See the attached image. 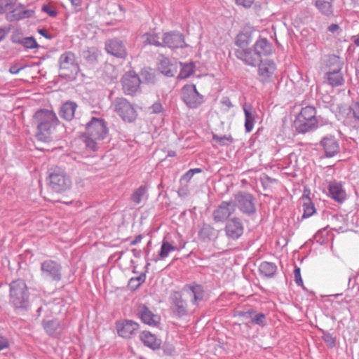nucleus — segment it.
<instances>
[{"mask_svg": "<svg viewBox=\"0 0 359 359\" xmlns=\"http://www.w3.org/2000/svg\"><path fill=\"white\" fill-rule=\"evenodd\" d=\"M32 121L36 126L35 137L43 142L53 140V133L60 123L53 111L45 109L37 110L33 115Z\"/></svg>", "mask_w": 359, "mask_h": 359, "instance_id": "1", "label": "nucleus"}, {"mask_svg": "<svg viewBox=\"0 0 359 359\" xmlns=\"http://www.w3.org/2000/svg\"><path fill=\"white\" fill-rule=\"evenodd\" d=\"M86 128V145L89 149L96 151L99 142L105 139L108 135L107 124L103 119L93 118Z\"/></svg>", "mask_w": 359, "mask_h": 359, "instance_id": "2", "label": "nucleus"}, {"mask_svg": "<svg viewBox=\"0 0 359 359\" xmlns=\"http://www.w3.org/2000/svg\"><path fill=\"white\" fill-rule=\"evenodd\" d=\"M9 302L16 309H26L29 306V293L26 282L18 278L9 285Z\"/></svg>", "mask_w": 359, "mask_h": 359, "instance_id": "3", "label": "nucleus"}, {"mask_svg": "<svg viewBox=\"0 0 359 359\" xmlns=\"http://www.w3.org/2000/svg\"><path fill=\"white\" fill-rule=\"evenodd\" d=\"M316 108L306 106L296 116L294 126L298 133H305L318 126Z\"/></svg>", "mask_w": 359, "mask_h": 359, "instance_id": "4", "label": "nucleus"}, {"mask_svg": "<svg viewBox=\"0 0 359 359\" xmlns=\"http://www.w3.org/2000/svg\"><path fill=\"white\" fill-rule=\"evenodd\" d=\"M60 76L66 79L74 78L79 72L76 55L72 51L63 53L58 60Z\"/></svg>", "mask_w": 359, "mask_h": 359, "instance_id": "5", "label": "nucleus"}, {"mask_svg": "<svg viewBox=\"0 0 359 359\" xmlns=\"http://www.w3.org/2000/svg\"><path fill=\"white\" fill-rule=\"evenodd\" d=\"M48 184L53 191L62 193L71 188L72 181L63 169L57 167L51 170Z\"/></svg>", "mask_w": 359, "mask_h": 359, "instance_id": "6", "label": "nucleus"}, {"mask_svg": "<svg viewBox=\"0 0 359 359\" xmlns=\"http://www.w3.org/2000/svg\"><path fill=\"white\" fill-rule=\"evenodd\" d=\"M114 106L115 111L124 121L132 122L136 119L137 112L126 99H116Z\"/></svg>", "mask_w": 359, "mask_h": 359, "instance_id": "7", "label": "nucleus"}, {"mask_svg": "<svg viewBox=\"0 0 359 359\" xmlns=\"http://www.w3.org/2000/svg\"><path fill=\"white\" fill-rule=\"evenodd\" d=\"M182 98L191 108H196L203 102V96L198 92L194 84H187L182 88Z\"/></svg>", "mask_w": 359, "mask_h": 359, "instance_id": "8", "label": "nucleus"}, {"mask_svg": "<svg viewBox=\"0 0 359 359\" xmlns=\"http://www.w3.org/2000/svg\"><path fill=\"white\" fill-rule=\"evenodd\" d=\"M121 83L124 93L133 95L138 91L141 81L137 74L133 72H128L123 76Z\"/></svg>", "mask_w": 359, "mask_h": 359, "instance_id": "9", "label": "nucleus"}, {"mask_svg": "<svg viewBox=\"0 0 359 359\" xmlns=\"http://www.w3.org/2000/svg\"><path fill=\"white\" fill-rule=\"evenodd\" d=\"M163 46L171 49L183 48L187 45L183 34L177 31L165 32L162 36Z\"/></svg>", "mask_w": 359, "mask_h": 359, "instance_id": "10", "label": "nucleus"}, {"mask_svg": "<svg viewBox=\"0 0 359 359\" xmlns=\"http://www.w3.org/2000/svg\"><path fill=\"white\" fill-rule=\"evenodd\" d=\"M118 334L123 338H129L139 329V324L132 320H123L116 323Z\"/></svg>", "mask_w": 359, "mask_h": 359, "instance_id": "11", "label": "nucleus"}, {"mask_svg": "<svg viewBox=\"0 0 359 359\" xmlns=\"http://www.w3.org/2000/svg\"><path fill=\"white\" fill-rule=\"evenodd\" d=\"M235 202L238 208L245 213H252L255 210L252 196L247 193H239L235 196Z\"/></svg>", "mask_w": 359, "mask_h": 359, "instance_id": "12", "label": "nucleus"}, {"mask_svg": "<svg viewBox=\"0 0 359 359\" xmlns=\"http://www.w3.org/2000/svg\"><path fill=\"white\" fill-rule=\"evenodd\" d=\"M105 50L107 53L116 57L124 58L127 55L126 48L123 41L117 39L107 41Z\"/></svg>", "mask_w": 359, "mask_h": 359, "instance_id": "13", "label": "nucleus"}, {"mask_svg": "<svg viewBox=\"0 0 359 359\" xmlns=\"http://www.w3.org/2000/svg\"><path fill=\"white\" fill-rule=\"evenodd\" d=\"M138 316L142 323L152 327L158 326L160 324L161 318L154 314L145 305L141 304L138 307Z\"/></svg>", "mask_w": 359, "mask_h": 359, "instance_id": "14", "label": "nucleus"}, {"mask_svg": "<svg viewBox=\"0 0 359 359\" xmlns=\"http://www.w3.org/2000/svg\"><path fill=\"white\" fill-rule=\"evenodd\" d=\"M42 273L53 281L61 280L60 267L53 260H46L41 264Z\"/></svg>", "mask_w": 359, "mask_h": 359, "instance_id": "15", "label": "nucleus"}, {"mask_svg": "<svg viewBox=\"0 0 359 359\" xmlns=\"http://www.w3.org/2000/svg\"><path fill=\"white\" fill-rule=\"evenodd\" d=\"M235 211V204L230 202H222L213 213V219L216 222L225 221Z\"/></svg>", "mask_w": 359, "mask_h": 359, "instance_id": "16", "label": "nucleus"}, {"mask_svg": "<svg viewBox=\"0 0 359 359\" xmlns=\"http://www.w3.org/2000/svg\"><path fill=\"white\" fill-rule=\"evenodd\" d=\"M325 155L327 158L334 157L339 152V144L333 136H326L320 141Z\"/></svg>", "mask_w": 359, "mask_h": 359, "instance_id": "17", "label": "nucleus"}, {"mask_svg": "<svg viewBox=\"0 0 359 359\" xmlns=\"http://www.w3.org/2000/svg\"><path fill=\"white\" fill-rule=\"evenodd\" d=\"M235 53L238 59L248 65L254 66L260 61L258 55L253 51V48L250 50L236 49Z\"/></svg>", "mask_w": 359, "mask_h": 359, "instance_id": "18", "label": "nucleus"}, {"mask_svg": "<svg viewBox=\"0 0 359 359\" xmlns=\"http://www.w3.org/2000/svg\"><path fill=\"white\" fill-rule=\"evenodd\" d=\"M140 339L147 347L153 349H159L161 346V339L149 331H143L140 334Z\"/></svg>", "mask_w": 359, "mask_h": 359, "instance_id": "19", "label": "nucleus"}, {"mask_svg": "<svg viewBox=\"0 0 359 359\" xmlns=\"http://www.w3.org/2000/svg\"><path fill=\"white\" fill-rule=\"evenodd\" d=\"M330 196L338 203H343L346 199V193L341 184L331 182L329 185Z\"/></svg>", "mask_w": 359, "mask_h": 359, "instance_id": "20", "label": "nucleus"}, {"mask_svg": "<svg viewBox=\"0 0 359 359\" xmlns=\"http://www.w3.org/2000/svg\"><path fill=\"white\" fill-rule=\"evenodd\" d=\"M226 233L228 236L233 239L238 238L243 233L242 223L236 218L230 219L226 226Z\"/></svg>", "mask_w": 359, "mask_h": 359, "instance_id": "21", "label": "nucleus"}, {"mask_svg": "<svg viewBox=\"0 0 359 359\" xmlns=\"http://www.w3.org/2000/svg\"><path fill=\"white\" fill-rule=\"evenodd\" d=\"M276 70V65L270 61L262 62L259 66V75L263 82L268 81Z\"/></svg>", "mask_w": 359, "mask_h": 359, "instance_id": "22", "label": "nucleus"}, {"mask_svg": "<svg viewBox=\"0 0 359 359\" xmlns=\"http://www.w3.org/2000/svg\"><path fill=\"white\" fill-rule=\"evenodd\" d=\"M253 51L260 60L262 56L268 55L272 52V46L265 39L257 40L253 46Z\"/></svg>", "mask_w": 359, "mask_h": 359, "instance_id": "23", "label": "nucleus"}, {"mask_svg": "<svg viewBox=\"0 0 359 359\" xmlns=\"http://www.w3.org/2000/svg\"><path fill=\"white\" fill-rule=\"evenodd\" d=\"M158 69L167 76H173L177 72L176 63H172L168 58H163L160 61Z\"/></svg>", "mask_w": 359, "mask_h": 359, "instance_id": "24", "label": "nucleus"}, {"mask_svg": "<svg viewBox=\"0 0 359 359\" xmlns=\"http://www.w3.org/2000/svg\"><path fill=\"white\" fill-rule=\"evenodd\" d=\"M142 39L143 40V43L146 45L163 46V41H161L162 36L154 32L145 33L142 35Z\"/></svg>", "mask_w": 359, "mask_h": 359, "instance_id": "25", "label": "nucleus"}, {"mask_svg": "<svg viewBox=\"0 0 359 359\" xmlns=\"http://www.w3.org/2000/svg\"><path fill=\"white\" fill-rule=\"evenodd\" d=\"M77 105L73 102H67L61 107L60 114L66 120H72L74 116Z\"/></svg>", "mask_w": 359, "mask_h": 359, "instance_id": "26", "label": "nucleus"}, {"mask_svg": "<svg viewBox=\"0 0 359 359\" xmlns=\"http://www.w3.org/2000/svg\"><path fill=\"white\" fill-rule=\"evenodd\" d=\"M34 11L30 9H25L23 5L19 4L15 9L12 11V17L15 20L27 18L32 16Z\"/></svg>", "mask_w": 359, "mask_h": 359, "instance_id": "27", "label": "nucleus"}, {"mask_svg": "<svg viewBox=\"0 0 359 359\" xmlns=\"http://www.w3.org/2000/svg\"><path fill=\"white\" fill-rule=\"evenodd\" d=\"M303 201V218H308L312 216L316 212V209L313 203H312L310 197L307 195L302 196Z\"/></svg>", "mask_w": 359, "mask_h": 359, "instance_id": "28", "label": "nucleus"}, {"mask_svg": "<svg viewBox=\"0 0 359 359\" xmlns=\"http://www.w3.org/2000/svg\"><path fill=\"white\" fill-rule=\"evenodd\" d=\"M327 81L332 86H339L343 84L344 78L341 71H329L327 73Z\"/></svg>", "mask_w": 359, "mask_h": 359, "instance_id": "29", "label": "nucleus"}, {"mask_svg": "<svg viewBox=\"0 0 359 359\" xmlns=\"http://www.w3.org/2000/svg\"><path fill=\"white\" fill-rule=\"evenodd\" d=\"M251 34L248 32H241L238 34L236 39V45L238 47V49H245V48L251 42Z\"/></svg>", "mask_w": 359, "mask_h": 359, "instance_id": "30", "label": "nucleus"}, {"mask_svg": "<svg viewBox=\"0 0 359 359\" xmlns=\"http://www.w3.org/2000/svg\"><path fill=\"white\" fill-rule=\"evenodd\" d=\"M332 1V0H317L316 6L323 14L330 15L333 13Z\"/></svg>", "mask_w": 359, "mask_h": 359, "instance_id": "31", "label": "nucleus"}, {"mask_svg": "<svg viewBox=\"0 0 359 359\" xmlns=\"http://www.w3.org/2000/svg\"><path fill=\"white\" fill-rule=\"evenodd\" d=\"M181 69L180 74L178 75V78L180 79H185L192 75L194 72L195 66L194 63H186L182 64L180 63Z\"/></svg>", "mask_w": 359, "mask_h": 359, "instance_id": "32", "label": "nucleus"}, {"mask_svg": "<svg viewBox=\"0 0 359 359\" xmlns=\"http://www.w3.org/2000/svg\"><path fill=\"white\" fill-rule=\"evenodd\" d=\"M329 71H341L343 67L342 60L337 55L330 56L327 62Z\"/></svg>", "mask_w": 359, "mask_h": 359, "instance_id": "33", "label": "nucleus"}, {"mask_svg": "<svg viewBox=\"0 0 359 359\" xmlns=\"http://www.w3.org/2000/svg\"><path fill=\"white\" fill-rule=\"evenodd\" d=\"M245 114V128L246 132H250L254 126L255 117L250 110L247 108L246 105L243 107Z\"/></svg>", "mask_w": 359, "mask_h": 359, "instance_id": "34", "label": "nucleus"}, {"mask_svg": "<svg viewBox=\"0 0 359 359\" xmlns=\"http://www.w3.org/2000/svg\"><path fill=\"white\" fill-rule=\"evenodd\" d=\"M18 0H0V15L12 11L17 4Z\"/></svg>", "mask_w": 359, "mask_h": 359, "instance_id": "35", "label": "nucleus"}, {"mask_svg": "<svg viewBox=\"0 0 359 359\" xmlns=\"http://www.w3.org/2000/svg\"><path fill=\"white\" fill-rule=\"evenodd\" d=\"M212 139L221 146L229 145L233 142V138L231 135H220L218 134H213Z\"/></svg>", "mask_w": 359, "mask_h": 359, "instance_id": "36", "label": "nucleus"}, {"mask_svg": "<svg viewBox=\"0 0 359 359\" xmlns=\"http://www.w3.org/2000/svg\"><path fill=\"white\" fill-rule=\"evenodd\" d=\"M43 326L47 333L52 335L60 328V323L56 320H48L43 323Z\"/></svg>", "mask_w": 359, "mask_h": 359, "instance_id": "37", "label": "nucleus"}, {"mask_svg": "<svg viewBox=\"0 0 359 359\" xmlns=\"http://www.w3.org/2000/svg\"><path fill=\"white\" fill-rule=\"evenodd\" d=\"M176 249V247L169 243L167 241H163L159 252V257L161 259H164L168 257L170 252L174 251Z\"/></svg>", "mask_w": 359, "mask_h": 359, "instance_id": "38", "label": "nucleus"}, {"mask_svg": "<svg viewBox=\"0 0 359 359\" xmlns=\"http://www.w3.org/2000/svg\"><path fill=\"white\" fill-rule=\"evenodd\" d=\"M146 193L147 187L144 186H141L133 192L132 195L133 201L136 204L140 203L143 197H144V196L146 195Z\"/></svg>", "mask_w": 359, "mask_h": 359, "instance_id": "39", "label": "nucleus"}, {"mask_svg": "<svg viewBox=\"0 0 359 359\" xmlns=\"http://www.w3.org/2000/svg\"><path fill=\"white\" fill-rule=\"evenodd\" d=\"M276 266L269 262H263L260 264V271L266 276L273 275L276 271Z\"/></svg>", "mask_w": 359, "mask_h": 359, "instance_id": "40", "label": "nucleus"}, {"mask_svg": "<svg viewBox=\"0 0 359 359\" xmlns=\"http://www.w3.org/2000/svg\"><path fill=\"white\" fill-rule=\"evenodd\" d=\"M145 280V275L140 274L136 277H132L128 282V287L132 290H136Z\"/></svg>", "mask_w": 359, "mask_h": 359, "instance_id": "41", "label": "nucleus"}, {"mask_svg": "<svg viewBox=\"0 0 359 359\" xmlns=\"http://www.w3.org/2000/svg\"><path fill=\"white\" fill-rule=\"evenodd\" d=\"M190 296L193 298V302L195 303L198 299H201L203 296V290L201 287L196 285L191 289Z\"/></svg>", "mask_w": 359, "mask_h": 359, "instance_id": "42", "label": "nucleus"}, {"mask_svg": "<svg viewBox=\"0 0 359 359\" xmlns=\"http://www.w3.org/2000/svg\"><path fill=\"white\" fill-rule=\"evenodd\" d=\"M19 43H22L26 48L32 49L38 47V44L33 37H26L19 41Z\"/></svg>", "mask_w": 359, "mask_h": 359, "instance_id": "43", "label": "nucleus"}, {"mask_svg": "<svg viewBox=\"0 0 359 359\" xmlns=\"http://www.w3.org/2000/svg\"><path fill=\"white\" fill-rule=\"evenodd\" d=\"M202 170L200 168L190 169L181 178V180L189 182L196 173H200Z\"/></svg>", "mask_w": 359, "mask_h": 359, "instance_id": "44", "label": "nucleus"}, {"mask_svg": "<svg viewBox=\"0 0 359 359\" xmlns=\"http://www.w3.org/2000/svg\"><path fill=\"white\" fill-rule=\"evenodd\" d=\"M265 316L262 313L257 314L252 320L253 323L263 326L264 325Z\"/></svg>", "mask_w": 359, "mask_h": 359, "instance_id": "45", "label": "nucleus"}, {"mask_svg": "<svg viewBox=\"0 0 359 359\" xmlns=\"http://www.w3.org/2000/svg\"><path fill=\"white\" fill-rule=\"evenodd\" d=\"M42 11L46 13L50 17H55L57 15V11L52 8L49 5H43Z\"/></svg>", "mask_w": 359, "mask_h": 359, "instance_id": "46", "label": "nucleus"}, {"mask_svg": "<svg viewBox=\"0 0 359 359\" xmlns=\"http://www.w3.org/2000/svg\"><path fill=\"white\" fill-rule=\"evenodd\" d=\"M295 282L298 285L303 286V280L301 276V271L299 268H296L294 271Z\"/></svg>", "mask_w": 359, "mask_h": 359, "instance_id": "47", "label": "nucleus"}, {"mask_svg": "<svg viewBox=\"0 0 359 359\" xmlns=\"http://www.w3.org/2000/svg\"><path fill=\"white\" fill-rule=\"evenodd\" d=\"M236 4L238 6L250 8L253 4L255 0H235Z\"/></svg>", "mask_w": 359, "mask_h": 359, "instance_id": "48", "label": "nucleus"}, {"mask_svg": "<svg viewBox=\"0 0 359 359\" xmlns=\"http://www.w3.org/2000/svg\"><path fill=\"white\" fill-rule=\"evenodd\" d=\"M222 104V110L226 111L229 110L232 107V104L229 98H225L221 102Z\"/></svg>", "mask_w": 359, "mask_h": 359, "instance_id": "49", "label": "nucleus"}, {"mask_svg": "<svg viewBox=\"0 0 359 359\" xmlns=\"http://www.w3.org/2000/svg\"><path fill=\"white\" fill-rule=\"evenodd\" d=\"M150 109L151 111V113L158 114L162 111L163 107L161 103L156 102L150 107Z\"/></svg>", "mask_w": 359, "mask_h": 359, "instance_id": "50", "label": "nucleus"}, {"mask_svg": "<svg viewBox=\"0 0 359 359\" xmlns=\"http://www.w3.org/2000/svg\"><path fill=\"white\" fill-rule=\"evenodd\" d=\"M9 346V342L6 338L0 335V351L7 348Z\"/></svg>", "mask_w": 359, "mask_h": 359, "instance_id": "51", "label": "nucleus"}, {"mask_svg": "<svg viewBox=\"0 0 359 359\" xmlns=\"http://www.w3.org/2000/svg\"><path fill=\"white\" fill-rule=\"evenodd\" d=\"M354 117L359 120V103H355L351 108Z\"/></svg>", "mask_w": 359, "mask_h": 359, "instance_id": "52", "label": "nucleus"}, {"mask_svg": "<svg viewBox=\"0 0 359 359\" xmlns=\"http://www.w3.org/2000/svg\"><path fill=\"white\" fill-rule=\"evenodd\" d=\"M86 54H88V55H86V58L88 60H96L97 59V55H96V53L94 50H88L86 52Z\"/></svg>", "mask_w": 359, "mask_h": 359, "instance_id": "53", "label": "nucleus"}, {"mask_svg": "<svg viewBox=\"0 0 359 359\" xmlns=\"http://www.w3.org/2000/svg\"><path fill=\"white\" fill-rule=\"evenodd\" d=\"M327 29H328L329 32H330L332 33H334L339 29V27L337 24H332L328 27Z\"/></svg>", "mask_w": 359, "mask_h": 359, "instance_id": "54", "label": "nucleus"}, {"mask_svg": "<svg viewBox=\"0 0 359 359\" xmlns=\"http://www.w3.org/2000/svg\"><path fill=\"white\" fill-rule=\"evenodd\" d=\"M22 67H18L15 65H13L10 67L9 72L13 74H16L22 69Z\"/></svg>", "mask_w": 359, "mask_h": 359, "instance_id": "55", "label": "nucleus"}, {"mask_svg": "<svg viewBox=\"0 0 359 359\" xmlns=\"http://www.w3.org/2000/svg\"><path fill=\"white\" fill-rule=\"evenodd\" d=\"M324 340L325 341H327V342H330L331 345L332 346H334L335 344V339L333 338L332 336L330 335H327L324 337Z\"/></svg>", "mask_w": 359, "mask_h": 359, "instance_id": "56", "label": "nucleus"}, {"mask_svg": "<svg viewBox=\"0 0 359 359\" xmlns=\"http://www.w3.org/2000/svg\"><path fill=\"white\" fill-rule=\"evenodd\" d=\"M72 5L74 7H79L82 5L83 0H69Z\"/></svg>", "mask_w": 359, "mask_h": 359, "instance_id": "57", "label": "nucleus"}, {"mask_svg": "<svg viewBox=\"0 0 359 359\" xmlns=\"http://www.w3.org/2000/svg\"><path fill=\"white\" fill-rule=\"evenodd\" d=\"M142 236L139 235L137 236L132 242H131V245H135L136 244H137L138 243H140L142 240Z\"/></svg>", "mask_w": 359, "mask_h": 359, "instance_id": "58", "label": "nucleus"}, {"mask_svg": "<svg viewBox=\"0 0 359 359\" xmlns=\"http://www.w3.org/2000/svg\"><path fill=\"white\" fill-rule=\"evenodd\" d=\"M353 41L354 44L357 46H359V34L356 36H353L352 37Z\"/></svg>", "mask_w": 359, "mask_h": 359, "instance_id": "59", "label": "nucleus"}, {"mask_svg": "<svg viewBox=\"0 0 359 359\" xmlns=\"http://www.w3.org/2000/svg\"><path fill=\"white\" fill-rule=\"evenodd\" d=\"M39 33L45 36L46 38H49V36L47 35V31L45 29H41L39 30Z\"/></svg>", "mask_w": 359, "mask_h": 359, "instance_id": "60", "label": "nucleus"}, {"mask_svg": "<svg viewBox=\"0 0 359 359\" xmlns=\"http://www.w3.org/2000/svg\"><path fill=\"white\" fill-rule=\"evenodd\" d=\"M4 32L3 29H0V33Z\"/></svg>", "mask_w": 359, "mask_h": 359, "instance_id": "61", "label": "nucleus"}]
</instances>
